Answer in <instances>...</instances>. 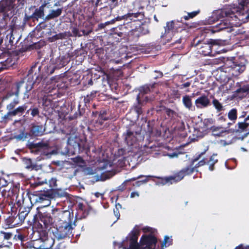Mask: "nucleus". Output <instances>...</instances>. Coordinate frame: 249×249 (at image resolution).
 <instances>
[{
	"mask_svg": "<svg viewBox=\"0 0 249 249\" xmlns=\"http://www.w3.org/2000/svg\"><path fill=\"white\" fill-rule=\"evenodd\" d=\"M38 65L39 64L37 63L32 66L28 71V81L26 83L23 79L16 82L14 87H12L11 90L8 91L2 97V101H4L13 96H15L13 101L7 105L6 108L8 112L1 117L0 122L6 123L12 121L14 116H21L26 110L27 106L26 104L16 107L20 103L19 98L20 89L22 87L25 88V91L23 98L29 99L30 95L29 92L33 89L34 86L39 84L43 79V75L39 73L41 66Z\"/></svg>",
	"mask_w": 249,
	"mask_h": 249,
	"instance_id": "nucleus-1",
	"label": "nucleus"
},
{
	"mask_svg": "<svg viewBox=\"0 0 249 249\" xmlns=\"http://www.w3.org/2000/svg\"><path fill=\"white\" fill-rule=\"evenodd\" d=\"M76 218L74 219L72 212L63 211L56 224L55 231L53 232L55 237L60 240L73 236L72 231L76 226Z\"/></svg>",
	"mask_w": 249,
	"mask_h": 249,
	"instance_id": "nucleus-2",
	"label": "nucleus"
},
{
	"mask_svg": "<svg viewBox=\"0 0 249 249\" xmlns=\"http://www.w3.org/2000/svg\"><path fill=\"white\" fill-rule=\"evenodd\" d=\"M63 211L58 208L38 211L37 214L33 216L32 221L28 219L27 222L35 228H51L55 221L58 220Z\"/></svg>",
	"mask_w": 249,
	"mask_h": 249,
	"instance_id": "nucleus-3",
	"label": "nucleus"
},
{
	"mask_svg": "<svg viewBox=\"0 0 249 249\" xmlns=\"http://www.w3.org/2000/svg\"><path fill=\"white\" fill-rule=\"evenodd\" d=\"M207 150L208 149L204 150L200 153L196 154L194 158L191 160L189 165L182 168L174 176L161 178V184L164 185L168 183L170 184L177 183L182 180L184 177L192 175L195 171V168L193 167L195 163L198 161L205 154Z\"/></svg>",
	"mask_w": 249,
	"mask_h": 249,
	"instance_id": "nucleus-4",
	"label": "nucleus"
},
{
	"mask_svg": "<svg viewBox=\"0 0 249 249\" xmlns=\"http://www.w3.org/2000/svg\"><path fill=\"white\" fill-rule=\"evenodd\" d=\"M144 14L143 12L131 13L128 12L122 15H118L116 17L118 21L124 19V21L123 25L117 27L120 30L123 31L124 29L133 28L137 27V25L141 23V21L144 18Z\"/></svg>",
	"mask_w": 249,
	"mask_h": 249,
	"instance_id": "nucleus-5",
	"label": "nucleus"
},
{
	"mask_svg": "<svg viewBox=\"0 0 249 249\" xmlns=\"http://www.w3.org/2000/svg\"><path fill=\"white\" fill-rule=\"evenodd\" d=\"M242 59L232 58L231 60H227L225 65L229 68V72L233 76H237L242 73L246 69V65L242 62Z\"/></svg>",
	"mask_w": 249,
	"mask_h": 249,
	"instance_id": "nucleus-6",
	"label": "nucleus"
},
{
	"mask_svg": "<svg viewBox=\"0 0 249 249\" xmlns=\"http://www.w3.org/2000/svg\"><path fill=\"white\" fill-rule=\"evenodd\" d=\"M197 38L194 39L191 43L192 46L197 47L198 53L204 55H211L212 53V47L213 45L216 44L215 40L211 39L210 41L206 43L200 40H197Z\"/></svg>",
	"mask_w": 249,
	"mask_h": 249,
	"instance_id": "nucleus-7",
	"label": "nucleus"
},
{
	"mask_svg": "<svg viewBox=\"0 0 249 249\" xmlns=\"http://www.w3.org/2000/svg\"><path fill=\"white\" fill-rule=\"evenodd\" d=\"M157 238L152 234H143L140 239L137 249H155Z\"/></svg>",
	"mask_w": 249,
	"mask_h": 249,
	"instance_id": "nucleus-8",
	"label": "nucleus"
},
{
	"mask_svg": "<svg viewBox=\"0 0 249 249\" xmlns=\"http://www.w3.org/2000/svg\"><path fill=\"white\" fill-rule=\"evenodd\" d=\"M81 75L78 72H69L65 76L60 79L59 81L63 84L62 88L67 89L69 86H74L80 83Z\"/></svg>",
	"mask_w": 249,
	"mask_h": 249,
	"instance_id": "nucleus-9",
	"label": "nucleus"
},
{
	"mask_svg": "<svg viewBox=\"0 0 249 249\" xmlns=\"http://www.w3.org/2000/svg\"><path fill=\"white\" fill-rule=\"evenodd\" d=\"M78 52L77 50L74 51L71 50L69 51L64 55H60L56 59L55 62V65L58 70L65 66L74 57L78 56Z\"/></svg>",
	"mask_w": 249,
	"mask_h": 249,
	"instance_id": "nucleus-10",
	"label": "nucleus"
},
{
	"mask_svg": "<svg viewBox=\"0 0 249 249\" xmlns=\"http://www.w3.org/2000/svg\"><path fill=\"white\" fill-rule=\"evenodd\" d=\"M42 106L45 111V115L52 114L54 109L57 106L56 101L53 100V97L50 95H44L42 98Z\"/></svg>",
	"mask_w": 249,
	"mask_h": 249,
	"instance_id": "nucleus-11",
	"label": "nucleus"
},
{
	"mask_svg": "<svg viewBox=\"0 0 249 249\" xmlns=\"http://www.w3.org/2000/svg\"><path fill=\"white\" fill-rule=\"evenodd\" d=\"M67 143L70 146L72 147L75 151L79 152L86 148V142L76 136H69L68 138Z\"/></svg>",
	"mask_w": 249,
	"mask_h": 249,
	"instance_id": "nucleus-12",
	"label": "nucleus"
},
{
	"mask_svg": "<svg viewBox=\"0 0 249 249\" xmlns=\"http://www.w3.org/2000/svg\"><path fill=\"white\" fill-rule=\"evenodd\" d=\"M11 215L5 220V224L9 228L21 225L20 220H19L17 215V209L12 207L11 208Z\"/></svg>",
	"mask_w": 249,
	"mask_h": 249,
	"instance_id": "nucleus-13",
	"label": "nucleus"
},
{
	"mask_svg": "<svg viewBox=\"0 0 249 249\" xmlns=\"http://www.w3.org/2000/svg\"><path fill=\"white\" fill-rule=\"evenodd\" d=\"M137 135V132H134L130 129H128L126 130V132L123 134V136L127 145L129 146H131L136 144L138 141Z\"/></svg>",
	"mask_w": 249,
	"mask_h": 249,
	"instance_id": "nucleus-14",
	"label": "nucleus"
},
{
	"mask_svg": "<svg viewBox=\"0 0 249 249\" xmlns=\"http://www.w3.org/2000/svg\"><path fill=\"white\" fill-rule=\"evenodd\" d=\"M32 208V205L31 204V206H27L26 205L25 202L23 201L22 205L20 207L18 213L17 215L20 220L21 224L24 222V220L29 215L31 210Z\"/></svg>",
	"mask_w": 249,
	"mask_h": 249,
	"instance_id": "nucleus-15",
	"label": "nucleus"
},
{
	"mask_svg": "<svg viewBox=\"0 0 249 249\" xmlns=\"http://www.w3.org/2000/svg\"><path fill=\"white\" fill-rule=\"evenodd\" d=\"M140 234V230L134 228L129 234L130 245L128 249H137L139 246L138 243V237Z\"/></svg>",
	"mask_w": 249,
	"mask_h": 249,
	"instance_id": "nucleus-16",
	"label": "nucleus"
},
{
	"mask_svg": "<svg viewBox=\"0 0 249 249\" xmlns=\"http://www.w3.org/2000/svg\"><path fill=\"white\" fill-rule=\"evenodd\" d=\"M231 24L227 18L224 19L220 21V23L213 27L212 32L215 33L219 32L223 30H227V32H231Z\"/></svg>",
	"mask_w": 249,
	"mask_h": 249,
	"instance_id": "nucleus-17",
	"label": "nucleus"
},
{
	"mask_svg": "<svg viewBox=\"0 0 249 249\" xmlns=\"http://www.w3.org/2000/svg\"><path fill=\"white\" fill-rule=\"evenodd\" d=\"M45 128L42 124H32L29 132L30 136H41L44 134Z\"/></svg>",
	"mask_w": 249,
	"mask_h": 249,
	"instance_id": "nucleus-18",
	"label": "nucleus"
},
{
	"mask_svg": "<svg viewBox=\"0 0 249 249\" xmlns=\"http://www.w3.org/2000/svg\"><path fill=\"white\" fill-rule=\"evenodd\" d=\"M36 151L43 153L47 156L51 155L53 154L52 151H50V147L48 143L43 142H39L36 143Z\"/></svg>",
	"mask_w": 249,
	"mask_h": 249,
	"instance_id": "nucleus-19",
	"label": "nucleus"
},
{
	"mask_svg": "<svg viewBox=\"0 0 249 249\" xmlns=\"http://www.w3.org/2000/svg\"><path fill=\"white\" fill-rule=\"evenodd\" d=\"M90 210L91 208L89 206L79 203L76 207L77 214L80 216V218H84L89 215Z\"/></svg>",
	"mask_w": 249,
	"mask_h": 249,
	"instance_id": "nucleus-20",
	"label": "nucleus"
},
{
	"mask_svg": "<svg viewBox=\"0 0 249 249\" xmlns=\"http://www.w3.org/2000/svg\"><path fill=\"white\" fill-rule=\"evenodd\" d=\"M38 199L36 201L42 202L44 200H48L53 198L55 196L54 194L53 193L52 189H48L46 191H40L36 195Z\"/></svg>",
	"mask_w": 249,
	"mask_h": 249,
	"instance_id": "nucleus-21",
	"label": "nucleus"
},
{
	"mask_svg": "<svg viewBox=\"0 0 249 249\" xmlns=\"http://www.w3.org/2000/svg\"><path fill=\"white\" fill-rule=\"evenodd\" d=\"M236 86L238 88L234 91L233 94L235 97L241 98L249 92V86L248 85H241L239 83H237Z\"/></svg>",
	"mask_w": 249,
	"mask_h": 249,
	"instance_id": "nucleus-22",
	"label": "nucleus"
},
{
	"mask_svg": "<svg viewBox=\"0 0 249 249\" xmlns=\"http://www.w3.org/2000/svg\"><path fill=\"white\" fill-rule=\"evenodd\" d=\"M210 104V101L205 95L197 98L195 101V105L197 108H201L207 107Z\"/></svg>",
	"mask_w": 249,
	"mask_h": 249,
	"instance_id": "nucleus-23",
	"label": "nucleus"
},
{
	"mask_svg": "<svg viewBox=\"0 0 249 249\" xmlns=\"http://www.w3.org/2000/svg\"><path fill=\"white\" fill-rule=\"evenodd\" d=\"M22 161L26 169L30 170L38 171L41 170L42 166L40 165H37L36 163H33L32 160L28 158H22Z\"/></svg>",
	"mask_w": 249,
	"mask_h": 249,
	"instance_id": "nucleus-24",
	"label": "nucleus"
},
{
	"mask_svg": "<svg viewBox=\"0 0 249 249\" xmlns=\"http://www.w3.org/2000/svg\"><path fill=\"white\" fill-rule=\"evenodd\" d=\"M177 32L176 28L175 27V21L172 20L166 23V25L164 27V33L161 35V38H166V36L170 33L172 34Z\"/></svg>",
	"mask_w": 249,
	"mask_h": 249,
	"instance_id": "nucleus-25",
	"label": "nucleus"
},
{
	"mask_svg": "<svg viewBox=\"0 0 249 249\" xmlns=\"http://www.w3.org/2000/svg\"><path fill=\"white\" fill-rule=\"evenodd\" d=\"M46 5L47 3L44 2L39 8L35 9L33 14L30 16V18H34L37 20L38 18H43L44 16V8Z\"/></svg>",
	"mask_w": 249,
	"mask_h": 249,
	"instance_id": "nucleus-26",
	"label": "nucleus"
},
{
	"mask_svg": "<svg viewBox=\"0 0 249 249\" xmlns=\"http://www.w3.org/2000/svg\"><path fill=\"white\" fill-rule=\"evenodd\" d=\"M249 124L244 120L239 122L232 129V132L235 133H241L246 131L249 127Z\"/></svg>",
	"mask_w": 249,
	"mask_h": 249,
	"instance_id": "nucleus-27",
	"label": "nucleus"
},
{
	"mask_svg": "<svg viewBox=\"0 0 249 249\" xmlns=\"http://www.w3.org/2000/svg\"><path fill=\"white\" fill-rule=\"evenodd\" d=\"M5 6L7 8L13 16L14 14L15 9L17 7L16 1L17 0H1ZM18 2L22 3V0H17Z\"/></svg>",
	"mask_w": 249,
	"mask_h": 249,
	"instance_id": "nucleus-28",
	"label": "nucleus"
},
{
	"mask_svg": "<svg viewBox=\"0 0 249 249\" xmlns=\"http://www.w3.org/2000/svg\"><path fill=\"white\" fill-rule=\"evenodd\" d=\"M0 15L2 16V18L4 19L7 18H11L13 16L11 12L9 11L1 0L0 1Z\"/></svg>",
	"mask_w": 249,
	"mask_h": 249,
	"instance_id": "nucleus-29",
	"label": "nucleus"
},
{
	"mask_svg": "<svg viewBox=\"0 0 249 249\" xmlns=\"http://www.w3.org/2000/svg\"><path fill=\"white\" fill-rule=\"evenodd\" d=\"M62 13V8H58L56 10H52L50 11V13L47 15L45 18V21H48L51 19L59 17Z\"/></svg>",
	"mask_w": 249,
	"mask_h": 249,
	"instance_id": "nucleus-30",
	"label": "nucleus"
},
{
	"mask_svg": "<svg viewBox=\"0 0 249 249\" xmlns=\"http://www.w3.org/2000/svg\"><path fill=\"white\" fill-rule=\"evenodd\" d=\"M228 117L229 119L232 122V123H229L228 124V126H230L235 123L237 119V109L235 108L231 109L228 113Z\"/></svg>",
	"mask_w": 249,
	"mask_h": 249,
	"instance_id": "nucleus-31",
	"label": "nucleus"
},
{
	"mask_svg": "<svg viewBox=\"0 0 249 249\" xmlns=\"http://www.w3.org/2000/svg\"><path fill=\"white\" fill-rule=\"evenodd\" d=\"M131 30L128 32V36L130 39L136 41L141 35V33L139 31V30L137 29V27H134L130 28Z\"/></svg>",
	"mask_w": 249,
	"mask_h": 249,
	"instance_id": "nucleus-32",
	"label": "nucleus"
},
{
	"mask_svg": "<svg viewBox=\"0 0 249 249\" xmlns=\"http://www.w3.org/2000/svg\"><path fill=\"white\" fill-rule=\"evenodd\" d=\"M42 245L44 249H53L54 246V239L49 237L44 241H43Z\"/></svg>",
	"mask_w": 249,
	"mask_h": 249,
	"instance_id": "nucleus-33",
	"label": "nucleus"
},
{
	"mask_svg": "<svg viewBox=\"0 0 249 249\" xmlns=\"http://www.w3.org/2000/svg\"><path fill=\"white\" fill-rule=\"evenodd\" d=\"M164 111L168 118L170 120L175 121L178 119V114L175 111L167 107L164 108Z\"/></svg>",
	"mask_w": 249,
	"mask_h": 249,
	"instance_id": "nucleus-34",
	"label": "nucleus"
},
{
	"mask_svg": "<svg viewBox=\"0 0 249 249\" xmlns=\"http://www.w3.org/2000/svg\"><path fill=\"white\" fill-rule=\"evenodd\" d=\"M14 64L12 59L10 57L8 58L4 61L0 62V71L5 69H8L11 67Z\"/></svg>",
	"mask_w": 249,
	"mask_h": 249,
	"instance_id": "nucleus-35",
	"label": "nucleus"
},
{
	"mask_svg": "<svg viewBox=\"0 0 249 249\" xmlns=\"http://www.w3.org/2000/svg\"><path fill=\"white\" fill-rule=\"evenodd\" d=\"M174 21H175V27L176 28L177 32L181 31L184 30L186 27H191V26L189 25L187 23L183 22L181 18L180 21L178 20H174Z\"/></svg>",
	"mask_w": 249,
	"mask_h": 249,
	"instance_id": "nucleus-36",
	"label": "nucleus"
},
{
	"mask_svg": "<svg viewBox=\"0 0 249 249\" xmlns=\"http://www.w3.org/2000/svg\"><path fill=\"white\" fill-rule=\"evenodd\" d=\"M182 103L185 107L189 110H193V104L191 97L187 95L182 98Z\"/></svg>",
	"mask_w": 249,
	"mask_h": 249,
	"instance_id": "nucleus-37",
	"label": "nucleus"
},
{
	"mask_svg": "<svg viewBox=\"0 0 249 249\" xmlns=\"http://www.w3.org/2000/svg\"><path fill=\"white\" fill-rule=\"evenodd\" d=\"M85 29L81 30L82 36H88L93 31V27L92 25L89 22H85L84 23Z\"/></svg>",
	"mask_w": 249,
	"mask_h": 249,
	"instance_id": "nucleus-38",
	"label": "nucleus"
},
{
	"mask_svg": "<svg viewBox=\"0 0 249 249\" xmlns=\"http://www.w3.org/2000/svg\"><path fill=\"white\" fill-rule=\"evenodd\" d=\"M71 36L72 34H71V32L68 31L56 34L53 36L52 38L54 40H56L58 39H66L67 38L71 37Z\"/></svg>",
	"mask_w": 249,
	"mask_h": 249,
	"instance_id": "nucleus-39",
	"label": "nucleus"
},
{
	"mask_svg": "<svg viewBox=\"0 0 249 249\" xmlns=\"http://www.w3.org/2000/svg\"><path fill=\"white\" fill-rule=\"evenodd\" d=\"M37 229V232L38 233L39 239L42 242L49 238L48 232L46 231L47 229L41 228H36Z\"/></svg>",
	"mask_w": 249,
	"mask_h": 249,
	"instance_id": "nucleus-40",
	"label": "nucleus"
},
{
	"mask_svg": "<svg viewBox=\"0 0 249 249\" xmlns=\"http://www.w3.org/2000/svg\"><path fill=\"white\" fill-rule=\"evenodd\" d=\"M210 129L213 135L218 137L221 136L222 134L226 131L221 126H213L211 127Z\"/></svg>",
	"mask_w": 249,
	"mask_h": 249,
	"instance_id": "nucleus-41",
	"label": "nucleus"
},
{
	"mask_svg": "<svg viewBox=\"0 0 249 249\" xmlns=\"http://www.w3.org/2000/svg\"><path fill=\"white\" fill-rule=\"evenodd\" d=\"M141 177H142V176H140L137 177H134L129 179L125 180L121 185H120L117 187V190L123 192V191L126 189V185L129 183V182L132 181H135Z\"/></svg>",
	"mask_w": 249,
	"mask_h": 249,
	"instance_id": "nucleus-42",
	"label": "nucleus"
},
{
	"mask_svg": "<svg viewBox=\"0 0 249 249\" xmlns=\"http://www.w3.org/2000/svg\"><path fill=\"white\" fill-rule=\"evenodd\" d=\"M218 162V160L215 158L214 155L211 156L209 160L206 159V164L209 165V169L213 171L214 169V165Z\"/></svg>",
	"mask_w": 249,
	"mask_h": 249,
	"instance_id": "nucleus-43",
	"label": "nucleus"
},
{
	"mask_svg": "<svg viewBox=\"0 0 249 249\" xmlns=\"http://www.w3.org/2000/svg\"><path fill=\"white\" fill-rule=\"evenodd\" d=\"M46 45V41L43 39H40L38 42L33 43L29 47L32 49H40Z\"/></svg>",
	"mask_w": 249,
	"mask_h": 249,
	"instance_id": "nucleus-44",
	"label": "nucleus"
},
{
	"mask_svg": "<svg viewBox=\"0 0 249 249\" xmlns=\"http://www.w3.org/2000/svg\"><path fill=\"white\" fill-rule=\"evenodd\" d=\"M10 37H9V39L8 41H9V43H10V48H11L12 46L17 44V43L20 38V37H17V38H15V35L13 34V29H11L10 30Z\"/></svg>",
	"mask_w": 249,
	"mask_h": 249,
	"instance_id": "nucleus-45",
	"label": "nucleus"
},
{
	"mask_svg": "<svg viewBox=\"0 0 249 249\" xmlns=\"http://www.w3.org/2000/svg\"><path fill=\"white\" fill-rule=\"evenodd\" d=\"M154 88V85H146L140 88V92L143 94H146L151 92V89Z\"/></svg>",
	"mask_w": 249,
	"mask_h": 249,
	"instance_id": "nucleus-46",
	"label": "nucleus"
},
{
	"mask_svg": "<svg viewBox=\"0 0 249 249\" xmlns=\"http://www.w3.org/2000/svg\"><path fill=\"white\" fill-rule=\"evenodd\" d=\"M200 10H198L197 11H193L192 12L187 13V15L186 16H184L181 18V19L183 18L185 20H188L191 18H193L196 16L199 13Z\"/></svg>",
	"mask_w": 249,
	"mask_h": 249,
	"instance_id": "nucleus-47",
	"label": "nucleus"
},
{
	"mask_svg": "<svg viewBox=\"0 0 249 249\" xmlns=\"http://www.w3.org/2000/svg\"><path fill=\"white\" fill-rule=\"evenodd\" d=\"M83 80V84L85 86L89 87L93 84L91 75H87L86 77H84Z\"/></svg>",
	"mask_w": 249,
	"mask_h": 249,
	"instance_id": "nucleus-48",
	"label": "nucleus"
},
{
	"mask_svg": "<svg viewBox=\"0 0 249 249\" xmlns=\"http://www.w3.org/2000/svg\"><path fill=\"white\" fill-rule=\"evenodd\" d=\"M138 25L139 27L138 28H137V30H139V31L141 33V35H145L149 33V31L147 26H143V24L142 23H139Z\"/></svg>",
	"mask_w": 249,
	"mask_h": 249,
	"instance_id": "nucleus-49",
	"label": "nucleus"
},
{
	"mask_svg": "<svg viewBox=\"0 0 249 249\" xmlns=\"http://www.w3.org/2000/svg\"><path fill=\"white\" fill-rule=\"evenodd\" d=\"M137 99L138 101V104L134 107L135 111L137 112L138 115H140L142 113V105L140 104V97L137 96Z\"/></svg>",
	"mask_w": 249,
	"mask_h": 249,
	"instance_id": "nucleus-50",
	"label": "nucleus"
},
{
	"mask_svg": "<svg viewBox=\"0 0 249 249\" xmlns=\"http://www.w3.org/2000/svg\"><path fill=\"white\" fill-rule=\"evenodd\" d=\"M77 131V128L75 126L70 125L68 126L67 129V134L70 136H74V134Z\"/></svg>",
	"mask_w": 249,
	"mask_h": 249,
	"instance_id": "nucleus-51",
	"label": "nucleus"
},
{
	"mask_svg": "<svg viewBox=\"0 0 249 249\" xmlns=\"http://www.w3.org/2000/svg\"><path fill=\"white\" fill-rule=\"evenodd\" d=\"M50 188L52 189L53 193L55 190V188L57 187V179L55 178H53L48 180Z\"/></svg>",
	"mask_w": 249,
	"mask_h": 249,
	"instance_id": "nucleus-52",
	"label": "nucleus"
},
{
	"mask_svg": "<svg viewBox=\"0 0 249 249\" xmlns=\"http://www.w3.org/2000/svg\"><path fill=\"white\" fill-rule=\"evenodd\" d=\"M213 104L215 108L217 109L218 111H221L223 110V107L221 103L219 102V101L216 99H214L213 101Z\"/></svg>",
	"mask_w": 249,
	"mask_h": 249,
	"instance_id": "nucleus-53",
	"label": "nucleus"
},
{
	"mask_svg": "<svg viewBox=\"0 0 249 249\" xmlns=\"http://www.w3.org/2000/svg\"><path fill=\"white\" fill-rule=\"evenodd\" d=\"M116 21H118V20L116 19V18L114 19L106 22L105 23H101L98 24V30H101L104 29L107 25H108L110 24H113L115 23Z\"/></svg>",
	"mask_w": 249,
	"mask_h": 249,
	"instance_id": "nucleus-54",
	"label": "nucleus"
},
{
	"mask_svg": "<svg viewBox=\"0 0 249 249\" xmlns=\"http://www.w3.org/2000/svg\"><path fill=\"white\" fill-rule=\"evenodd\" d=\"M108 166L111 167V164L108 160H106L104 162H100L98 168L100 170H106L107 169Z\"/></svg>",
	"mask_w": 249,
	"mask_h": 249,
	"instance_id": "nucleus-55",
	"label": "nucleus"
},
{
	"mask_svg": "<svg viewBox=\"0 0 249 249\" xmlns=\"http://www.w3.org/2000/svg\"><path fill=\"white\" fill-rule=\"evenodd\" d=\"M143 177L144 178V179L136 181L135 183L133 184V185L136 186L137 187L140 186L142 184L146 183L149 180V178H151V176H144Z\"/></svg>",
	"mask_w": 249,
	"mask_h": 249,
	"instance_id": "nucleus-56",
	"label": "nucleus"
},
{
	"mask_svg": "<svg viewBox=\"0 0 249 249\" xmlns=\"http://www.w3.org/2000/svg\"><path fill=\"white\" fill-rule=\"evenodd\" d=\"M71 33L72 34L71 36L80 37V36H83L82 35V33H81V31H79V30L76 27H72L71 28Z\"/></svg>",
	"mask_w": 249,
	"mask_h": 249,
	"instance_id": "nucleus-57",
	"label": "nucleus"
},
{
	"mask_svg": "<svg viewBox=\"0 0 249 249\" xmlns=\"http://www.w3.org/2000/svg\"><path fill=\"white\" fill-rule=\"evenodd\" d=\"M29 136H30L29 133L22 131L18 135H17L16 138L19 140H24L26 138H28Z\"/></svg>",
	"mask_w": 249,
	"mask_h": 249,
	"instance_id": "nucleus-58",
	"label": "nucleus"
},
{
	"mask_svg": "<svg viewBox=\"0 0 249 249\" xmlns=\"http://www.w3.org/2000/svg\"><path fill=\"white\" fill-rule=\"evenodd\" d=\"M29 111H31V115L33 117L39 116V110L37 107H34L33 108H30L28 110L27 112H29Z\"/></svg>",
	"mask_w": 249,
	"mask_h": 249,
	"instance_id": "nucleus-59",
	"label": "nucleus"
},
{
	"mask_svg": "<svg viewBox=\"0 0 249 249\" xmlns=\"http://www.w3.org/2000/svg\"><path fill=\"white\" fill-rule=\"evenodd\" d=\"M122 206L119 203L116 204L115 205V209H114L113 212L115 216L117 218V220L119 219L120 216V214L119 210V208H121Z\"/></svg>",
	"mask_w": 249,
	"mask_h": 249,
	"instance_id": "nucleus-60",
	"label": "nucleus"
},
{
	"mask_svg": "<svg viewBox=\"0 0 249 249\" xmlns=\"http://www.w3.org/2000/svg\"><path fill=\"white\" fill-rule=\"evenodd\" d=\"M5 34H6V36H5V38L4 39L5 46L6 48L9 49V48L10 47V43H9V41H8L9 39V37H10V31H7L6 32H5Z\"/></svg>",
	"mask_w": 249,
	"mask_h": 249,
	"instance_id": "nucleus-61",
	"label": "nucleus"
},
{
	"mask_svg": "<svg viewBox=\"0 0 249 249\" xmlns=\"http://www.w3.org/2000/svg\"><path fill=\"white\" fill-rule=\"evenodd\" d=\"M172 241L170 240L168 236H165L164 238V241L161 244V246L168 247L172 244Z\"/></svg>",
	"mask_w": 249,
	"mask_h": 249,
	"instance_id": "nucleus-62",
	"label": "nucleus"
},
{
	"mask_svg": "<svg viewBox=\"0 0 249 249\" xmlns=\"http://www.w3.org/2000/svg\"><path fill=\"white\" fill-rule=\"evenodd\" d=\"M125 149L123 148H119L118 150L115 153V157L116 158L120 157L121 156H124L125 154Z\"/></svg>",
	"mask_w": 249,
	"mask_h": 249,
	"instance_id": "nucleus-63",
	"label": "nucleus"
},
{
	"mask_svg": "<svg viewBox=\"0 0 249 249\" xmlns=\"http://www.w3.org/2000/svg\"><path fill=\"white\" fill-rule=\"evenodd\" d=\"M107 112L105 110H101L100 112V114L99 115V120L102 121H106L108 119V117L106 116Z\"/></svg>",
	"mask_w": 249,
	"mask_h": 249,
	"instance_id": "nucleus-64",
	"label": "nucleus"
}]
</instances>
